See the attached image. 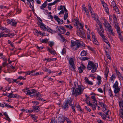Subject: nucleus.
I'll list each match as a JSON object with an SVG mask.
<instances>
[{"mask_svg": "<svg viewBox=\"0 0 123 123\" xmlns=\"http://www.w3.org/2000/svg\"><path fill=\"white\" fill-rule=\"evenodd\" d=\"M48 39L47 38L42 39L41 42L43 43H47L48 42Z\"/></svg>", "mask_w": 123, "mask_h": 123, "instance_id": "c03bdc74", "label": "nucleus"}, {"mask_svg": "<svg viewBox=\"0 0 123 123\" xmlns=\"http://www.w3.org/2000/svg\"><path fill=\"white\" fill-rule=\"evenodd\" d=\"M99 104L100 105L101 107H104V106H105L106 105L104 104L103 103L101 102H99Z\"/></svg>", "mask_w": 123, "mask_h": 123, "instance_id": "338daca9", "label": "nucleus"}, {"mask_svg": "<svg viewBox=\"0 0 123 123\" xmlns=\"http://www.w3.org/2000/svg\"><path fill=\"white\" fill-rule=\"evenodd\" d=\"M70 105L72 109L73 110V112L74 113L75 112V108L74 105H72L71 104V105Z\"/></svg>", "mask_w": 123, "mask_h": 123, "instance_id": "a19ab883", "label": "nucleus"}, {"mask_svg": "<svg viewBox=\"0 0 123 123\" xmlns=\"http://www.w3.org/2000/svg\"><path fill=\"white\" fill-rule=\"evenodd\" d=\"M91 98L92 99H93V101H94V102L95 103V105H97V100L96 99L95 95H94L91 96Z\"/></svg>", "mask_w": 123, "mask_h": 123, "instance_id": "7c9ffc66", "label": "nucleus"}, {"mask_svg": "<svg viewBox=\"0 0 123 123\" xmlns=\"http://www.w3.org/2000/svg\"><path fill=\"white\" fill-rule=\"evenodd\" d=\"M118 83L117 81H116L114 84L113 85V87L114 88L118 87Z\"/></svg>", "mask_w": 123, "mask_h": 123, "instance_id": "79ce46f5", "label": "nucleus"}, {"mask_svg": "<svg viewBox=\"0 0 123 123\" xmlns=\"http://www.w3.org/2000/svg\"><path fill=\"white\" fill-rule=\"evenodd\" d=\"M109 111V110H108L105 113L106 115L102 112H99L98 113V114L101 116L103 119L105 120L106 119V117L108 118H109L110 117L108 115V112Z\"/></svg>", "mask_w": 123, "mask_h": 123, "instance_id": "1a4fd4ad", "label": "nucleus"}, {"mask_svg": "<svg viewBox=\"0 0 123 123\" xmlns=\"http://www.w3.org/2000/svg\"><path fill=\"white\" fill-rule=\"evenodd\" d=\"M73 100L71 97L66 100L63 105L61 106V108L64 110H67L69 107V106L72 104Z\"/></svg>", "mask_w": 123, "mask_h": 123, "instance_id": "7ed1b4c3", "label": "nucleus"}, {"mask_svg": "<svg viewBox=\"0 0 123 123\" xmlns=\"http://www.w3.org/2000/svg\"><path fill=\"white\" fill-rule=\"evenodd\" d=\"M50 123H57V122L55 121V119L54 118H52Z\"/></svg>", "mask_w": 123, "mask_h": 123, "instance_id": "bf43d9fd", "label": "nucleus"}, {"mask_svg": "<svg viewBox=\"0 0 123 123\" xmlns=\"http://www.w3.org/2000/svg\"><path fill=\"white\" fill-rule=\"evenodd\" d=\"M66 52V49L65 48H63L61 52V53L62 55H64Z\"/></svg>", "mask_w": 123, "mask_h": 123, "instance_id": "e2e57ef3", "label": "nucleus"}, {"mask_svg": "<svg viewBox=\"0 0 123 123\" xmlns=\"http://www.w3.org/2000/svg\"><path fill=\"white\" fill-rule=\"evenodd\" d=\"M56 30L62 34H64L66 32V30L64 29L62 26H57L56 27Z\"/></svg>", "mask_w": 123, "mask_h": 123, "instance_id": "6e6552de", "label": "nucleus"}, {"mask_svg": "<svg viewBox=\"0 0 123 123\" xmlns=\"http://www.w3.org/2000/svg\"><path fill=\"white\" fill-rule=\"evenodd\" d=\"M80 31V32H79L77 33V35L81 37H83L84 36V33L83 32H81Z\"/></svg>", "mask_w": 123, "mask_h": 123, "instance_id": "72a5a7b5", "label": "nucleus"}, {"mask_svg": "<svg viewBox=\"0 0 123 123\" xmlns=\"http://www.w3.org/2000/svg\"><path fill=\"white\" fill-rule=\"evenodd\" d=\"M114 88L115 89L114 90V92L115 93H117L120 91V88L119 87H118Z\"/></svg>", "mask_w": 123, "mask_h": 123, "instance_id": "4c0bfd02", "label": "nucleus"}, {"mask_svg": "<svg viewBox=\"0 0 123 123\" xmlns=\"http://www.w3.org/2000/svg\"><path fill=\"white\" fill-rule=\"evenodd\" d=\"M80 59L82 61H85L89 59V58L86 57H81L80 58Z\"/></svg>", "mask_w": 123, "mask_h": 123, "instance_id": "49530a36", "label": "nucleus"}, {"mask_svg": "<svg viewBox=\"0 0 123 123\" xmlns=\"http://www.w3.org/2000/svg\"><path fill=\"white\" fill-rule=\"evenodd\" d=\"M98 66V64L97 63H94L92 61H89L87 67L88 70H91V72L93 73L96 72Z\"/></svg>", "mask_w": 123, "mask_h": 123, "instance_id": "f03ea898", "label": "nucleus"}, {"mask_svg": "<svg viewBox=\"0 0 123 123\" xmlns=\"http://www.w3.org/2000/svg\"><path fill=\"white\" fill-rule=\"evenodd\" d=\"M116 13L117 14H119V10L118 8V7L117 6H115L114 7H113Z\"/></svg>", "mask_w": 123, "mask_h": 123, "instance_id": "473e14b6", "label": "nucleus"}, {"mask_svg": "<svg viewBox=\"0 0 123 123\" xmlns=\"http://www.w3.org/2000/svg\"><path fill=\"white\" fill-rule=\"evenodd\" d=\"M79 25H80V28L78 26H77V29H78V30L79 29L80 30V29H82L83 28V25L82 24H81L80 23H79Z\"/></svg>", "mask_w": 123, "mask_h": 123, "instance_id": "a18cd8bd", "label": "nucleus"}, {"mask_svg": "<svg viewBox=\"0 0 123 123\" xmlns=\"http://www.w3.org/2000/svg\"><path fill=\"white\" fill-rule=\"evenodd\" d=\"M71 44L70 46L71 47H73L74 50L77 49L81 46H83L82 45L80 41L79 40H77L75 41L72 40L71 41Z\"/></svg>", "mask_w": 123, "mask_h": 123, "instance_id": "20e7f679", "label": "nucleus"}, {"mask_svg": "<svg viewBox=\"0 0 123 123\" xmlns=\"http://www.w3.org/2000/svg\"><path fill=\"white\" fill-rule=\"evenodd\" d=\"M113 18L114 20L113 24H114V25H119L118 21H117V18L115 15L113 14Z\"/></svg>", "mask_w": 123, "mask_h": 123, "instance_id": "f3484780", "label": "nucleus"}, {"mask_svg": "<svg viewBox=\"0 0 123 123\" xmlns=\"http://www.w3.org/2000/svg\"><path fill=\"white\" fill-rule=\"evenodd\" d=\"M78 19L76 18L75 19H74L73 21V23L74 25L76 26H77L79 25V22L78 21Z\"/></svg>", "mask_w": 123, "mask_h": 123, "instance_id": "393cba45", "label": "nucleus"}, {"mask_svg": "<svg viewBox=\"0 0 123 123\" xmlns=\"http://www.w3.org/2000/svg\"><path fill=\"white\" fill-rule=\"evenodd\" d=\"M109 71L108 68H106L105 71V74H108Z\"/></svg>", "mask_w": 123, "mask_h": 123, "instance_id": "774afa93", "label": "nucleus"}, {"mask_svg": "<svg viewBox=\"0 0 123 123\" xmlns=\"http://www.w3.org/2000/svg\"><path fill=\"white\" fill-rule=\"evenodd\" d=\"M74 85L75 87L78 86V88L75 89V87H72L71 88L72 95L76 97L77 96L80 95L83 93L84 88L83 86L81 85H78L77 82H74Z\"/></svg>", "mask_w": 123, "mask_h": 123, "instance_id": "f257e3e1", "label": "nucleus"}, {"mask_svg": "<svg viewBox=\"0 0 123 123\" xmlns=\"http://www.w3.org/2000/svg\"><path fill=\"white\" fill-rule=\"evenodd\" d=\"M30 72V75L32 76H35V74L33 73L35 72V71L34 70H32L31 71H29Z\"/></svg>", "mask_w": 123, "mask_h": 123, "instance_id": "13d9d810", "label": "nucleus"}, {"mask_svg": "<svg viewBox=\"0 0 123 123\" xmlns=\"http://www.w3.org/2000/svg\"><path fill=\"white\" fill-rule=\"evenodd\" d=\"M105 11L107 14H109V9L108 7L104 8Z\"/></svg>", "mask_w": 123, "mask_h": 123, "instance_id": "6e6d98bb", "label": "nucleus"}, {"mask_svg": "<svg viewBox=\"0 0 123 123\" xmlns=\"http://www.w3.org/2000/svg\"><path fill=\"white\" fill-rule=\"evenodd\" d=\"M32 96L34 97H41L43 95H42L39 92H37L36 93L32 95Z\"/></svg>", "mask_w": 123, "mask_h": 123, "instance_id": "4be33fe9", "label": "nucleus"}, {"mask_svg": "<svg viewBox=\"0 0 123 123\" xmlns=\"http://www.w3.org/2000/svg\"><path fill=\"white\" fill-rule=\"evenodd\" d=\"M97 24H98V25H99V26L100 28L101 29V31L102 32V33H104V30L103 28L101 22H99Z\"/></svg>", "mask_w": 123, "mask_h": 123, "instance_id": "bb28decb", "label": "nucleus"}, {"mask_svg": "<svg viewBox=\"0 0 123 123\" xmlns=\"http://www.w3.org/2000/svg\"><path fill=\"white\" fill-rule=\"evenodd\" d=\"M67 59L69 62V64L70 65V68L72 69H71V70H74L76 68V67L74 63V57L72 56L70 58H67Z\"/></svg>", "mask_w": 123, "mask_h": 123, "instance_id": "0eeeda50", "label": "nucleus"}, {"mask_svg": "<svg viewBox=\"0 0 123 123\" xmlns=\"http://www.w3.org/2000/svg\"><path fill=\"white\" fill-rule=\"evenodd\" d=\"M7 37L8 36L10 38H12L15 35L13 33H9L7 34Z\"/></svg>", "mask_w": 123, "mask_h": 123, "instance_id": "5fc2aeb1", "label": "nucleus"}, {"mask_svg": "<svg viewBox=\"0 0 123 123\" xmlns=\"http://www.w3.org/2000/svg\"><path fill=\"white\" fill-rule=\"evenodd\" d=\"M86 68V67L83 64H81L80 67H78L79 72L80 73H82L83 72L84 70Z\"/></svg>", "mask_w": 123, "mask_h": 123, "instance_id": "4468645a", "label": "nucleus"}, {"mask_svg": "<svg viewBox=\"0 0 123 123\" xmlns=\"http://www.w3.org/2000/svg\"><path fill=\"white\" fill-rule=\"evenodd\" d=\"M109 95L111 97H112L113 96V94L112 93V92L111 88H110L109 89Z\"/></svg>", "mask_w": 123, "mask_h": 123, "instance_id": "8fccbe9b", "label": "nucleus"}, {"mask_svg": "<svg viewBox=\"0 0 123 123\" xmlns=\"http://www.w3.org/2000/svg\"><path fill=\"white\" fill-rule=\"evenodd\" d=\"M24 92L25 93L28 95H30L32 94L30 90H25Z\"/></svg>", "mask_w": 123, "mask_h": 123, "instance_id": "2f4dec72", "label": "nucleus"}, {"mask_svg": "<svg viewBox=\"0 0 123 123\" xmlns=\"http://www.w3.org/2000/svg\"><path fill=\"white\" fill-rule=\"evenodd\" d=\"M4 32H0L1 37H7V34H4Z\"/></svg>", "mask_w": 123, "mask_h": 123, "instance_id": "3c124183", "label": "nucleus"}, {"mask_svg": "<svg viewBox=\"0 0 123 123\" xmlns=\"http://www.w3.org/2000/svg\"><path fill=\"white\" fill-rule=\"evenodd\" d=\"M96 30L97 31L98 34L104 40H105L106 39L105 37L103 34V33H102V32H101V29L98 27L97 25L96 26Z\"/></svg>", "mask_w": 123, "mask_h": 123, "instance_id": "9d476101", "label": "nucleus"}, {"mask_svg": "<svg viewBox=\"0 0 123 123\" xmlns=\"http://www.w3.org/2000/svg\"><path fill=\"white\" fill-rule=\"evenodd\" d=\"M39 20L37 22L38 25L44 31H48L49 32H51L52 31L48 27V28L45 26V25L42 23V20L40 18H38Z\"/></svg>", "mask_w": 123, "mask_h": 123, "instance_id": "39448f33", "label": "nucleus"}, {"mask_svg": "<svg viewBox=\"0 0 123 123\" xmlns=\"http://www.w3.org/2000/svg\"><path fill=\"white\" fill-rule=\"evenodd\" d=\"M92 41L93 43L95 45H98V43L97 40V38L92 40Z\"/></svg>", "mask_w": 123, "mask_h": 123, "instance_id": "37998d69", "label": "nucleus"}, {"mask_svg": "<svg viewBox=\"0 0 123 123\" xmlns=\"http://www.w3.org/2000/svg\"><path fill=\"white\" fill-rule=\"evenodd\" d=\"M119 104L120 109H123V100L119 101Z\"/></svg>", "mask_w": 123, "mask_h": 123, "instance_id": "c85d7f7f", "label": "nucleus"}, {"mask_svg": "<svg viewBox=\"0 0 123 123\" xmlns=\"http://www.w3.org/2000/svg\"><path fill=\"white\" fill-rule=\"evenodd\" d=\"M97 79L98 81L97 83V84L98 85H99L101 84L102 82L101 80V78L100 76L98 75L97 76Z\"/></svg>", "mask_w": 123, "mask_h": 123, "instance_id": "b1692460", "label": "nucleus"}, {"mask_svg": "<svg viewBox=\"0 0 123 123\" xmlns=\"http://www.w3.org/2000/svg\"><path fill=\"white\" fill-rule=\"evenodd\" d=\"M29 116L32 118V119L34 120H36L37 118V116L35 115H33L32 114H30L29 115Z\"/></svg>", "mask_w": 123, "mask_h": 123, "instance_id": "f704fd0d", "label": "nucleus"}, {"mask_svg": "<svg viewBox=\"0 0 123 123\" xmlns=\"http://www.w3.org/2000/svg\"><path fill=\"white\" fill-rule=\"evenodd\" d=\"M88 9L90 11H93V9L91 8V5L90 3H89L88 4Z\"/></svg>", "mask_w": 123, "mask_h": 123, "instance_id": "69168bd1", "label": "nucleus"}, {"mask_svg": "<svg viewBox=\"0 0 123 123\" xmlns=\"http://www.w3.org/2000/svg\"><path fill=\"white\" fill-rule=\"evenodd\" d=\"M114 27L116 29V31L117 33L118 34L120 40L122 42L123 41V37L121 33L122 32L119 26V25H114Z\"/></svg>", "mask_w": 123, "mask_h": 123, "instance_id": "423d86ee", "label": "nucleus"}, {"mask_svg": "<svg viewBox=\"0 0 123 123\" xmlns=\"http://www.w3.org/2000/svg\"><path fill=\"white\" fill-rule=\"evenodd\" d=\"M9 95H8V97L9 98H19L20 96L17 94H14L12 93H8Z\"/></svg>", "mask_w": 123, "mask_h": 123, "instance_id": "f8f14e48", "label": "nucleus"}, {"mask_svg": "<svg viewBox=\"0 0 123 123\" xmlns=\"http://www.w3.org/2000/svg\"><path fill=\"white\" fill-rule=\"evenodd\" d=\"M82 7L83 10L85 11L86 13L88 11L87 8L85 7L84 5H82Z\"/></svg>", "mask_w": 123, "mask_h": 123, "instance_id": "09e8293b", "label": "nucleus"}, {"mask_svg": "<svg viewBox=\"0 0 123 123\" xmlns=\"http://www.w3.org/2000/svg\"><path fill=\"white\" fill-rule=\"evenodd\" d=\"M58 123H64V117L63 115L59 116L57 118Z\"/></svg>", "mask_w": 123, "mask_h": 123, "instance_id": "2eb2a0df", "label": "nucleus"}, {"mask_svg": "<svg viewBox=\"0 0 123 123\" xmlns=\"http://www.w3.org/2000/svg\"><path fill=\"white\" fill-rule=\"evenodd\" d=\"M29 2V3L30 4V6H29L32 9V11L33 12H34L35 10H34V4H33L34 3H32V4H31L30 2Z\"/></svg>", "mask_w": 123, "mask_h": 123, "instance_id": "e433bc0d", "label": "nucleus"}, {"mask_svg": "<svg viewBox=\"0 0 123 123\" xmlns=\"http://www.w3.org/2000/svg\"><path fill=\"white\" fill-rule=\"evenodd\" d=\"M17 22L14 20L13 19L12 21L11 25L14 27H15L16 26Z\"/></svg>", "mask_w": 123, "mask_h": 123, "instance_id": "c9c22d12", "label": "nucleus"}, {"mask_svg": "<svg viewBox=\"0 0 123 123\" xmlns=\"http://www.w3.org/2000/svg\"><path fill=\"white\" fill-rule=\"evenodd\" d=\"M104 23L103 24L104 27H105V29L107 30L112 27L111 26L110 24L106 19H104Z\"/></svg>", "mask_w": 123, "mask_h": 123, "instance_id": "9b49d317", "label": "nucleus"}, {"mask_svg": "<svg viewBox=\"0 0 123 123\" xmlns=\"http://www.w3.org/2000/svg\"><path fill=\"white\" fill-rule=\"evenodd\" d=\"M92 40L97 38L96 37L95 34L93 32H92Z\"/></svg>", "mask_w": 123, "mask_h": 123, "instance_id": "4d7b16f0", "label": "nucleus"}, {"mask_svg": "<svg viewBox=\"0 0 123 123\" xmlns=\"http://www.w3.org/2000/svg\"><path fill=\"white\" fill-rule=\"evenodd\" d=\"M13 20L11 19H7L6 20L8 24H11Z\"/></svg>", "mask_w": 123, "mask_h": 123, "instance_id": "680f3d73", "label": "nucleus"}, {"mask_svg": "<svg viewBox=\"0 0 123 123\" xmlns=\"http://www.w3.org/2000/svg\"><path fill=\"white\" fill-rule=\"evenodd\" d=\"M119 112L120 116L123 119V109H120L119 111Z\"/></svg>", "mask_w": 123, "mask_h": 123, "instance_id": "a878e982", "label": "nucleus"}, {"mask_svg": "<svg viewBox=\"0 0 123 123\" xmlns=\"http://www.w3.org/2000/svg\"><path fill=\"white\" fill-rule=\"evenodd\" d=\"M47 1H45L41 5V6H40V8L42 10L44 9L47 6Z\"/></svg>", "mask_w": 123, "mask_h": 123, "instance_id": "412c9836", "label": "nucleus"}, {"mask_svg": "<svg viewBox=\"0 0 123 123\" xmlns=\"http://www.w3.org/2000/svg\"><path fill=\"white\" fill-rule=\"evenodd\" d=\"M43 72H37L35 74V75L37 76L39 75L43 74Z\"/></svg>", "mask_w": 123, "mask_h": 123, "instance_id": "052dcab7", "label": "nucleus"}, {"mask_svg": "<svg viewBox=\"0 0 123 123\" xmlns=\"http://www.w3.org/2000/svg\"><path fill=\"white\" fill-rule=\"evenodd\" d=\"M107 30L109 34L110 35H111L113 36H115V33L113 31L112 27Z\"/></svg>", "mask_w": 123, "mask_h": 123, "instance_id": "a211bd4d", "label": "nucleus"}, {"mask_svg": "<svg viewBox=\"0 0 123 123\" xmlns=\"http://www.w3.org/2000/svg\"><path fill=\"white\" fill-rule=\"evenodd\" d=\"M85 80L86 83L90 85H93L92 82L90 81L87 77H85Z\"/></svg>", "mask_w": 123, "mask_h": 123, "instance_id": "aec40b11", "label": "nucleus"}, {"mask_svg": "<svg viewBox=\"0 0 123 123\" xmlns=\"http://www.w3.org/2000/svg\"><path fill=\"white\" fill-rule=\"evenodd\" d=\"M63 7L64 10L65 12V14L64 15V19L65 20H66L67 18L68 17V11L66 9L65 7L63 6Z\"/></svg>", "mask_w": 123, "mask_h": 123, "instance_id": "dca6fc26", "label": "nucleus"}, {"mask_svg": "<svg viewBox=\"0 0 123 123\" xmlns=\"http://www.w3.org/2000/svg\"><path fill=\"white\" fill-rule=\"evenodd\" d=\"M106 105L105 106H104V107H102V111L105 113L106 112V111H107L108 110H109L107 109L106 108Z\"/></svg>", "mask_w": 123, "mask_h": 123, "instance_id": "de8ad7c7", "label": "nucleus"}, {"mask_svg": "<svg viewBox=\"0 0 123 123\" xmlns=\"http://www.w3.org/2000/svg\"><path fill=\"white\" fill-rule=\"evenodd\" d=\"M87 54V51L83 50L81 52L80 55L81 56H84L86 55Z\"/></svg>", "mask_w": 123, "mask_h": 123, "instance_id": "cd10ccee", "label": "nucleus"}, {"mask_svg": "<svg viewBox=\"0 0 123 123\" xmlns=\"http://www.w3.org/2000/svg\"><path fill=\"white\" fill-rule=\"evenodd\" d=\"M49 44L50 46L52 47V46L54 45V43L52 41H50L49 42Z\"/></svg>", "mask_w": 123, "mask_h": 123, "instance_id": "603ef678", "label": "nucleus"}, {"mask_svg": "<svg viewBox=\"0 0 123 123\" xmlns=\"http://www.w3.org/2000/svg\"><path fill=\"white\" fill-rule=\"evenodd\" d=\"M88 105L92 107V110L93 111H95L96 109V105L95 104V105H93L92 103H90V101H89L88 104Z\"/></svg>", "mask_w": 123, "mask_h": 123, "instance_id": "5701e85b", "label": "nucleus"}, {"mask_svg": "<svg viewBox=\"0 0 123 123\" xmlns=\"http://www.w3.org/2000/svg\"><path fill=\"white\" fill-rule=\"evenodd\" d=\"M54 18L55 20L58 22L59 24L62 25L63 23V20L62 19H60L58 16L54 15Z\"/></svg>", "mask_w": 123, "mask_h": 123, "instance_id": "ddd939ff", "label": "nucleus"}, {"mask_svg": "<svg viewBox=\"0 0 123 123\" xmlns=\"http://www.w3.org/2000/svg\"><path fill=\"white\" fill-rule=\"evenodd\" d=\"M101 3L103 5V6L105 8L107 7V4L105 3L104 2H102Z\"/></svg>", "mask_w": 123, "mask_h": 123, "instance_id": "0e129e2a", "label": "nucleus"}, {"mask_svg": "<svg viewBox=\"0 0 123 123\" xmlns=\"http://www.w3.org/2000/svg\"><path fill=\"white\" fill-rule=\"evenodd\" d=\"M116 3L114 0L112 1L111 2V4L110 5L111 6V7H113V8L115 6H116Z\"/></svg>", "mask_w": 123, "mask_h": 123, "instance_id": "58836bf2", "label": "nucleus"}, {"mask_svg": "<svg viewBox=\"0 0 123 123\" xmlns=\"http://www.w3.org/2000/svg\"><path fill=\"white\" fill-rule=\"evenodd\" d=\"M33 108V110L34 112H38L40 111L39 109V106H38L35 105L32 106Z\"/></svg>", "mask_w": 123, "mask_h": 123, "instance_id": "6ab92c4d", "label": "nucleus"}, {"mask_svg": "<svg viewBox=\"0 0 123 123\" xmlns=\"http://www.w3.org/2000/svg\"><path fill=\"white\" fill-rule=\"evenodd\" d=\"M116 77L114 74H113L110 77V80L111 81L113 80L114 79H115Z\"/></svg>", "mask_w": 123, "mask_h": 123, "instance_id": "864d4df0", "label": "nucleus"}, {"mask_svg": "<svg viewBox=\"0 0 123 123\" xmlns=\"http://www.w3.org/2000/svg\"><path fill=\"white\" fill-rule=\"evenodd\" d=\"M47 50L50 53L53 55H55V52L54 50L53 51L51 49H50L49 47H48L47 48Z\"/></svg>", "mask_w": 123, "mask_h": 123, "instance_id": "c756f323", "label": "nucleus"}, {"mask_svg": "<svg viewBox=\"0 0 123 123\" xmlns=\"http://www.w3.org/2000/svg\"><path fill=\"white\" fill-rule=\"evenodd\" d=\"M5 106L6 107L9 108H12L14 107L13 106L10 105L8 104L7 103L5 104Z\"/></svg>", "mask_w": 123, "mask_h": 123, "instance_id": "ea45409f", "label": "nucleus"}]
</instances>
